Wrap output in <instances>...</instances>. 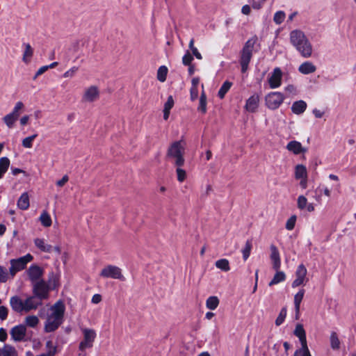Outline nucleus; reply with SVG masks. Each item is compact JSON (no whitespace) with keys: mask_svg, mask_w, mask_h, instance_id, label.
<instances>
[{"mask_svg":"<svg viewBox=\"0 0 356 356\" xmlns=\"http://www.w3.org/2000/svg\"><path fill=\"white\" fill-rule=\"evenodd\" d=\"M289 40L302 57L308 58L312 56V44L303 31L299 29L291 31L289 33Z\"/></svg>","mask_w":356,"mask_h":356,"instance_id":"obj_1","label":"nucleus"},{"mask_svg":"<svg viewBox=\"0 0 356 356\" xmlns=\"http://www.w3.org/2000/svg\"><path fill=\"white\" fill-rule=\"evenodd\" d=\"M65 309V305L61 301L56 302L51 307L50 313L44 323V329L46 332L55 331L63 323Z\"/></svg>","mask_w":356,"mask_h":356,"instance_id":"obj_2","label":"nucleus"},{"mask_svg":"<svg viewBox=\"0 0 356 356\" xmlns=\"http://www.w3.org/2000/svg\"><path fill=\"white\" fill-rule=\"evenodd\" d=\"M41 305L40 300L34 295L28 296L24 300L17 296H12L10 299L12 309L17 313L29 312L36 309Z\"/></svg>","mask_w":356,"mask_h":356,"instance_id":"obj_3","label":"nucleus"},{"mask_svg":"<svg viewBox=\"0 0 356 356\" xmlns=\"http://www.w3.org/2000/svg\"><path fill=\"white\" fill-rule=\"evenodd\" d=\"M186 144L183 140L175 141L168 147L167 156L177 167H181L185 163L184 154Z\"/></svg>","mask_w":356,"mask_h":356,"instance_id":"obj_4","label":"nucleus"},{"mask_svg":"<svg viewBox=\"0 0 356 356\" xmlns=\"http://www.w3.org/2000/svg\"><path fill=\"white\" fill-rule=\"evenodd\" d=\"M49 282V284H47V282L42 280L32 284L33 293L37 298L40 300L41 302L42 300L48 298L50 287L54 289L57 286L56 277L54 278L53 281L50 279Z\"/></svg>","mask_w":356,"mask_h":356,"instance_id":"obj_5","label":"nucleus"},{"mask_svg":"<svg viewBox=\"0 0 356 356\" xmlns=\"http://www.w3.org/2000/svg\"><path fill=\"white\" fill-rule=\"evenodd\" d=\"M257 41V38L254 36L249 39L245 44L241 55L240 63L241 65V71L245 72L248 69V65L252 56V51L254 46Z\"/></svg>","mask_w":356,"mask_h":356,"instance_id":"obj_6","label":"nucleus"},{"mask_svg":"<svg viewBox=\"0 0 356 356\" xmlns=\"http://www.w3.org/2000/svg\"><path fill=\"white\" fill-rule=\"evenodd\" d=\"M33 259V257L31 254H27L18 259H10V267L9 268V274L11 278H13L17 274V273L24 270L26 268L27 264L31 261Z\"/></svg>","mask_w":356,"mask_h":356,"instance_id":"obj_7","label":"nucleus"},{"mask_svg":"<svg viewBox=\"0 0 356 356\" xmlns=\"http://www.w3.org/2000/svg\"><path fill=\"white\" fill-rule=\"evenodd\" d=\"M285 99L284 95L280 92H270L265 97L266 106L270 110L278 108Z\"/></svg>","mask_w":356,"mask_h":356,"instance_id":"obj_8","label":"nucleus"},{"mask_svg":"<svg viewBox=\"0 0 356 356\" xmlns=\"http://www.w3.org/2000/svg\"><path fill=\"white\" fill-rule=\"evenodd\" d=\"M81 331L83 339L80 342L79 348L81 351H84L86 349L90 348L93 346L97 334L95 330L90 328H83Z\"/></svg>","mask_w":356,"mask_h":356,"instance_id":"obj_9","label":"nucleus"},{"mask_svg":"<svg viewBox=\"0 0 356 356\" xmlns=\"http://www.w3.org/2000/svg\"><path fill=\"white\" fill-rule=\"evenodd\" d=\"M100 276L104 278H112L124 281V277L122 273V270L113 265L105 266L100 273Z\"/></svg>","mask_w":356,"mask_h":356,"instance_id":"obj_10","label":"nucleus"},{"mask_svg":"<svg viewBox=\"0 0 356 356\" xmlns=\"http://www.w3.org/2000/svg\"><path fill=\"white\" fill-rule=\"evenodd\" d=\"M28 275L29 280L31 284L35 283L36 282L42 280V277L44 273L43 269L36 264H32L26 271Z\"/></svg>","mask_w":356,"mask_h":356,"instance_id":"obj_11","label":"nucleus"},{"mask_svg":"<svg viewBox=\"0 0 356 356\" xmlns=\"http://www.w3.org/2000/svg\"><path fill=\"white\" fill-rule=\"evenodd\" d=\"M282 72L280 67H275L268 78V82L271 89L279 88L282 85Z\"/></svg>","mask_w":356,"mask_h":356,"instance_id":"obj_12","label":"nucleus"},{"mask_svg":"<svg viewBox=\"0 0 356 356\" xmlns=\"http://www.w3.org/2000/svg\"><path fill=\"white\" fill-rule=\"evenodd\" d=\"M99 97V90L95 86H91L86 88L84 93L82 97L83 102H93L98 99Z\"/></svg>","mask_w":356,"mask_h":356,"instance_id":"obj_13","label":"nucleus"},{"mask_svg":"<svg viewBox=\"0 0 356 356\" xmlns=\"http://www.w3.org/2000/svg\"><path fill=\"white\" fill-rule=\"evenodd\" d=\"M307 270L303 264H300L296 271V278L292 282V287L296 288L302 284L305 280Z\"/></svg>","mask_w":356,"mask_h":356,"instance_id":"obj_14","label":"nucleus"},{"mask_svg":"<svg viewBox=\"0 0 356 356\" xmlns=\"http://www.w3.org/2000/svg\"><path fill=\"white\" fill-rule=\"evenodd\" d=\"M26 328L24 325H18L13 327L10 330V335L15 341H22L24 339Z\"/></svg>","mask_w":356,"mask_h":356,"instance_id":"obj_15","label":"nucleus"},{"mask_svg":"<svg viewBox=\"0 0 356 356\" xmlns=\"http://www.w3.org/2000/svg\"><path fill=\"white\" fill-rule=\"evenodd\" d=\"M270 259L273 264V268L274 270H280L281 267V260L280 252L276 246L274 245H270Z\"/></svg>","mask_w":356,"mask_h":356,"instance_id":"obj_16","label":"nucleus"},{"mask_svg":"<svg viewBox=\"0 0 356 356\" xmlns=\"http://www.w3.org/2000/svg\"><path fill=\"white\" fill-rule=\"evenodd\" d=\"M259 103V96L257 94H254L247 99L245 108L248 112L254 113L257 111Z\"/></svg>","mask_w":356,"mask_h":356,"instance_id":"obj_17","label":"nucleus"},{"mask_svg":"<svg viewBox=\"0 0 356 356\" xmlns=\"http://www.w3.org/2000/svg\"><path fill=\"white\" fill-rule=\"evenodd\" d=\"M286 149L294 154L305 153L307 151V149L302 146L301 143L296 140L290 141L286 145Z\"/></svg>","mask_w":356,"mask_h":356,"instance_id":"obj_18","label":"nucleus"},{"mask_svg":"<svg viewBox=\"0 0 356 356\" xmlns=\"http://www.w3.org/2000/svg\"><path fill=\"white\" fill-rule=\"evenodd\" d=\"M316 70V67L310 61H305L298 67V71L302 74H309Z\"/></svg>","mask_w":356,"mask_h":356,"instance_id":"obj_19","label":"nucleus"},{"mask_svg":"<svg viewBox=\"0 0 356 356\" xmlns=\"http://www.w3.org/2000/svg\"><path fill=\"white\" fill-rule=\"evenodd\" d=\"M307 106V103L305 101H296L293 103L291 106V111L294 114L300 115L305 112Z\"/></svg>","mask_w":356,"mask_h":356,"instance_id":"obj_20","label":"nucleus"},{"mask_svg":"<svg viewBox=\"0 0 356 356\" xmlns=\"http://www.w3.org/2000/svg\"><path fill=\"white\" fill-rule=\"evenodd\" d=\"M22 47L24 48L22 60L24 63L28 64L30 63L31 59L33 55V49L29 43L24 42L22 44Z\"/></svg>","mask_w":356,"mask_h":356,"instance_id":"obj_21","label":"nucleus"},{"mask_svg":"<svg viewBox=\"0 0 356 356\" xmlns=\"http://www.w3.org/2000/svg\"><path fill=\"white\" fill-rule=\"evenodd\" d=\"M0 356H18V353L13 346L4 344L0 348Z\"/></svg>","mask_w":356,"mask_h":356,"instance_id":"obj_22","label":"nucleus"},{"mask_svg":"<svg viewBox=\"0 0 356 356\" xmlns=\"http://www.w3.org/2000/svg\"><path fill=\"white\" fill-rule=\"evenodd\" d=\"M17 207L22 210H26L29 207V196L28 193H23L17 200Z\"/></svg>","mask_w":356,"mask_h":356,"instance_id":"obj_23","label":"nucleus"},{"mask_svg":"<svg viewBox=\"0 0 356 356\" xmlns=\"http://www.w3.org/2000/svg\"><path fill=\"white\" fill-rule=\"evenodd\" d=\"M294 334L299 338L301 346L307 345L305 331L302 325L298 324L296 325Z\"/></svg>","mask_w":356,"mask_h":356,"instance_id":"obj_24","label":"nucleus"},{"mask_svg":"<svg viewBox=\"0 0 356 356\" xmlns=\"http://www.w3.org/2000/svg\"><path fill=\"white\" fill-rule=\"evenodd\" d=\"M35 246L44 252H50L52 249V246L45 243L44 239L37 238L34 240Z\"/></svg>","mask_w":356,"mask_h":356,"instance_id":"obj_25","label":"nucleus"},{"mask_svg":"<svg viewBox=\"0 0 356 356\" xmlns=\"http://www.w3.org/2000/svg\"><path fill=\"white\" fill-rule=\"evenodd\" d=\"M286 280V275L283 271L279 270H276V273L273 276L272 280L269 282L270 286L277 284L280 282H284Z\"/></svg>","mask_w":356,"mask_h":356,"instance_id":"obj_26","label":"nucleus"},{"mask_svg":"<svg viewBox=\"0 0 356 356\" xmlns=\"http://www.w3.org/2000/svg\"><path fill=\"white\" fill-rule=\"evenodd\" d=\"M307 177V168L302 164L297 165L295 168V178L300 179Z\"/></svg>","mask_w":356,"mask_h":356,"instance_id":"obj_27","label":"nucleus"},{"mask_svg":"<svg viewBox=\"0 0 356 356\" xmlns=\"http://www.w3.org/2000/svg\"><path fill=\"white\" fill-rule=\"evenodd\" d=\"M18 118H19L9 113L3 118V121L8 129H13Z\"/></svg>","mask_w":356,"mask_h":356,"instance_id":"obj_28","label":"nucleus"},{"mask_svg":"<svg viewBox=\"0 0 356 356\" xmlns=\"http://www.w3.org/2000/svg\"><path fill=\"white\" fill-rule=\"evenodd\" d=\"M305 290L300 289L294 296V305L296 314H299L300 303L304 297Z\"/></svg>","mask_w":356,"mask_h":356,"instance_id":"obj_29","label":"nucleus"},{"mask_svg":"<svg viewBox=\"0 0 356 356\" xmlns=\"http://www.w3.org/2000/svg\"><path fill=\"white\" fill-rule=\"evenodd\" d=\"M10 163V160L8 157H1L0 159V179L3 177V175L8 170Z\"/></svg>","mask_w":356,"mask_h":356,"instance_id":"obj_30","label":"nucleus"},{"mask_svg":"<svg viewBox=\"0 0 356 356\" xmlns=\"http://www.w3.org/2000/svg\"><path fill=\"white\" fill-rule=\"evenodd\" d=\"M39 323V318L34 315L27 316L24 319L25 327H35Z\"/></svg>","mask_w":356,"mask_h":356,"instance_id":"obj_31","label":"nucleus"},{"mask_svg":"<svg viewBox=\"0 0 356 356\" xmlns=\"http://www.w3.org/2000/svg\"><path fill=\"white\" fill-rule=\"evenodd\" d=\"M219 305V300L216 296H210L206 301V306L211 310L216 309Z\"/></svg>","mask_w":356,"mask_h":356,"instance_id":"obj_32","label":"nucleus"},{"mask_svg":"<svg viewBox=\"0 0 356 356\" xmlns=\"http://www.w3.org/2000/svg\"><path fill=\"white\" fill-rule=\"evenodd\" d=\"M215 265L216 268L225 272H227L230 270L229 262L227 259H220L217 260Z\"/></svg>","mask_w":356,"mask_h":356,"instance_id":"obj_33","label":"nucleus"},{"mask_svg":"<svg viewBox=\"0 0 356 356\" xmlns=\"http://www.w3.org/2000/svg\"><path fill=\"white\" fill-rule=\"evenodd\" d=\"M330 346L333 350H338L340 347V341L335 332H332L330 337Z\"/></svg>","mask_w":356,"mask_h":356,"instance_id":"obj_34","label":"nucleus"},{"mask_svg":"<svg viewBox=\"0 0 356 356\" xmlns=\"http://www.w3.org/2000/svg\"><path fill=\"white\" fill-rule=\"evenodd\" d=\"M40 221L41 224L46 227H50L51 225V218L47 211H43L40 216Z\"/></svg>","mask_w":356,"mask_h":356,"instance_id":"obj_35","label":"nucleus"},{"mask_svg":"<svg viewBox=\"0 0 356 356\" xmlns=\"http://www.w3.org/2000/svg\"><path fill=\"white\" fill-rule=\"evenodd\" d=\"M197 109L202 113H205L207 112V96L204 91L201 93Z\"/></svg>","mask_w":356,"mask_h":356,"instance_id":"obj_36","label":"nucleus"},{"mask_svg":"<svg viewBox=\"0 0 356 356\" xmlns=\"http://www.w3.org/2000/svg\"><path fill=\"white\" fill-rule=\"evenodd\" d=\"M232 83L228 81H226L223 83L222 86L220 87L218 91V97L220 99H222L225 94L229 91L232 86Z\"/></svg>","mask_w":356,"mask_h":356,"instance_id":"obj_37","label":"nucleus"},{"mask_svg":"<svg viewBox=\"0 0 356 356\" xmlns=\"http://www.w3.org/2000/svg\"><path fill=\"white\" fill-rule=\"evenodd\" d=\"M252 247V241L250 240H248L245 242V247L242 250L243 258L244 261H246L250 257Z\"/></svg>","mask_w":356,"mask_h":356,"instance_id":"obj_38","label":"nucleus"},{"mask_svg":"<svg viewBox=\"0 0 356 356\" xmlns=\"http://www.w3.org/2000/svg\"><path fill=\"white\" fill-rule=\"evenodd\" d=\"M24 104L22 102H17L15 103L12 111L10 113L16 117L19 118L21 112L24 110Z\"/></svg>","mask_w":356,"mask_h":356,"instance_id":"obj_39","label":"nucleus"},{"mask_svg":"<svg viewBox=\"0 0 356 356\" xmlns=\"http://www.w3.org/2000/svg\"><path fill=\"white\" fill-rule=\"evenodd\" d=\"M168 68L165 66H161L157 72V79L159 81L163 82L166 79Z\"/></svg>","mask_w":356,"mask_h":356,"instance_id":"obj_40","label":"nucleus"},{"mask_svg":"<svg viewBox=\"0 0 356 356\" xmlns=\"http://www.w3.org/2000/svg\"><path fill=\"white\" fill-rule=\"evenodd\" d=\"M293 356H312L307 345L301 346V348L296 350Z\"/></svg>","mask_w":356,"mask_h":356,"instance_id":"obj_41","label":"nucleus"},{"mask_svg":"<svg viewBox=\"0 0 356 356\" xmlns=\"http://www.w3.org/2000/svg\"><path fill=\"white\" fill-rule=\"evenodd\" d=\"M10 276L9 271L5 267L0 266V282H6Z\"/></svg>","mask_w":356,"mask_h":356,"instance_id":"obj_42","label":"nucleus"},{"mask_svg":"<svg viewBox=\"0 0 356 356\" xmlns=\"http://www.w3.org/2000/svg\"><path fill=\"white\" fill-rule=\"evenodd\" d=\"M38 136V134H33L29 137H26L22 140V145L26 148H31L33 146V142L34 139Z\"/></svg>","mask_w":356,"mask_h":356,"instance_id":"obj_43","label":"nucleus"},{"mask_svg":"<svg viewBox=\"0 0 356 356\" xmlns=\"http://www.w3.org/2000/svg\"><path fill=\"white\" fill-rule=\"evenodd\" d=\"M47 354L54 356L57 352V347L54 346L51 341L46 342Z\"/></svg>","mask_w":356,"mask_h":356,"instance_id":"obj_44","label":"nucleus"},{"mask_svg":"<svg viewBox=\"0 0 356 356\" xmlns=\"http://www.w3.org/2000/svg\"><path fill=\"white\" fill-rule=\"evenodd\" d=\"M286 316V309L285 307H283L281 309V311L280 312V314L275 320V325L279 326L281 324H282L283 322L284 321Z\"/></svg>","mask_w":356,"mask_h":356,"instance_id":"obj_45","label":"nucleus"},{"mask_svg":"<svg viewBox=\"0 0 356 356\" xmlns=\"http://www.w3.org/2000/svg\"><path fill=\"white\" fill-rule=\"evenodd\" d=\"M285 19V13L283 11H277L275 13L273 20L277 24H282Z\"/></svg>","mask_w":356,"mask_h":356,"instance_id":"obj_46","label":"nucleus"},{"mask_svg":"<svg viewBox=\"0 0 356 356\" xmlns=\"http://www.w3.org/2000/svg\"><path fill=\"white\" fill-rule=\"evenodd\" d=\"M307 199L304 195H300L298 197L297 205L299 209H305L307 205Z\"/></svg>","mask_w":356,"mask_h":356,"instance_id":"obj_47","label":"nucleus"},{"mask_svg":"<svg viewBox=\"0 0 356 356\" xmlns=\"http://www.w3.org/2000/svg\"><path fill=\"white\" fill-rule=\"evenodd\" d=\"M176 172L178 181L183 182L186 178V172L181 167H177Z\"/></svg>","mask_w":356,"mask_h":356,"instance_id":"obj_48","label":"nucleus"},{"mask_svg":"<svg viewBox=\"0 0 356 356\" xmlns=\"http://www.w3.org/2000/svg\"><path fill=\"white\" fill-rule=\"evenodd\" d=\"M266 0H250L252 8L259 10Z\"/></svg>","mask_w":356,"mask_h":356,"instance_id":"obj_49","label":"nucleus"},{"mask_svg":"<svg viewBox=\"0 0 356 356\" xmlns=\"http://www.w3.org/2000/svg\"><path fill=\"white\" fill-rule=\"evenodd\" d=\"M78 70H79V67H78L73 66L70 70L66 71L63 74V76L65 78L73 77L75 75V74L77 72Z\"/></svg>","mask_w":356,"mask_h":356,"instance_id":"obj_50","label":"nucleus"},{"mask_svg":"<svg viewBox=\"0 0 356 356\" xmlns=\"http://www.w3.org/2000/svg\"><path fill=\"white\" fill-rule=\"evenodd\" d=\"M296 221V216H292L291 218H289L287 220L286 223V229L292 230L295 227Z\"/></svg>","mask_w":356,"mask_h":356,"instance_id":"obj_51","label":"nucleus"},{"mask_svg":"<svg viewBox=\"0 0 356 356\" xmlns=\"http://www.w3.org/2000/svg\"><path fill=\"white\" fill-rule=\"evenodd\" d=\"M193 60V56L188 51H187L182 58V63L185 65H190Z\"/></svg>","mask_w":356,"mask_h":356,"instance_id":"obj_52","label":"nucleus"},{"mask_svg":"<svg viewBox=\"0 0 356 356\" xmlns=\"http://www.w3.org/2000/svg\"><path fill=\"white\" fill-rule=\"evenodd\" d=\"M8 314V309L5 306H0V319L4 321L7 318Z\"/></svg>","mask_w":356,"mask_h":356,"instance_id":"obj_53","label":"nucleus"},{"mask_svg":"<svg viewBox=\"0 0 356 356\" xmlns=\"http://www.w3.org/2000/svg\"><path fill=\"white\" fill-rule=\"evenodd\" d=\"M174 106V99L170 95L168 97L167 102L164 104V110L170 111Z\"/></svg>","mask_w":356,"mask_h":356,"instance_id":"obj_54","label":"nucleus"},{"mask_svg":"<svg viewBox=\"0 0 356 356\" xmlns=\"http://www.w3.org/2000/svg\"><path fill=\"white\" fill-rule=\"evenodd\" d=\"M191 99L192 101L195 100L198 97V88L195 87H191L190 90Z\"/></svg>","mask_w":356,"mask_h":356,"instance_id":"obj_55","label":"nucleus"},{"mask_svg":"<svg viewBox=\"0 0 356 356\" xmlns=\"http://www.w3.org/2000/svg\"><path fill=\"white\" fill-rule=\"evenodd\" d=\"M48 70V67L47 65L42 66L40 67L38 71L36 72L33 79H35L38 76L42 75L43 73H44Z\"/></svg>","mask_w":356,"mask_h":356,"instance_id":"obj_56","label":"nucleus"},{"mask_svg":"<svg viewBox=\"0 0 356 356\" xmlns=\"http://www.w3.org/2000/svg\"><path fill=\"white\" fill-rule=\"evenodd\" d=\"M68 176L64 175L63 178L56 182V185L59 187L63 186L68 181Z\"/></svg>","mask_w":356,"mask_h":356,"instance_id":"obj_57","label":"nucleus"},{"mask_svg":"<svg viewBox=\"0 0 356 356\" xmlns=\"http://www.w3.org/2000/svg\"><path fill=\"white\" fill-rule=\"evenodd\" d=\"M8 337L7 332L5 329L0 328V341H5Z\"/></svg>","mask_w":356,"mask_h":356,"instance_id":"obj_58","label":"nucleus"},{"mask_svg":"<svg viewBox=\"0 0 356 356\" xmlns=\"http://www.w3.org/2000/svg\"><path fill=\"white\" fill-rule=\"evenodd\" d=\"M312 113L316 118H321L324 115V112H323L317 108H314L313 110Z\"/></svg>","mask_w":356,"mask_h":356,"instance_id":"obj_59","label":"nucleus"},{"mask_svg":"<svg viewBox=\"0 0 356 356\" xmlns=\"http://www.w3.org/2000/svg\"><path fill=\"white\" fill-rule=\"evenodd\" d=\"M102 300V296L99 294H95L92 298V302L94 304H97L100 302Z\"/></svg>","mask_w":356,"mask_h":356,"instance_id":"obj_60","label":"nucleus"},{"mask_svg":"<svg viewBox=\"0 0 356 356\" xmlns=\"http://www.w3.org/2000/svg\"><path fill=\"white\" fill-rule=\"evenodd\" d=\"M284 89H285V91H286L291 94H293L296 91V88L293 85H288L286 87H285Z\"/></svg>","mask_w":356,"mask_h":356,"instance_id":"obj_61","label":"nucleus"},{"mask_svg":"<svg viewBox=\"0 0 356 356\" xmlns=\"http://www.w3.org/2000/svg\"><path fill=\"white\" fill-rule=\"evenodd\" d=\"M250 10H251L250 7L248 5H244L241 9L242 13L244 15H248L250 13Z\"/></svg>","mask_w":356,"mask_h":356,"instance_id":"obj_62","label":"nucleus"},{"mask_svg":"<svg viewBox=\"0 0 356 356\" xmlns=\"http://www.w3.org/2000/svg\"><path fill=\"white\" fill-rule=\"evenodd\" d=\"M29 120V116L28 115H25L22 116L20 118L21 125H22V126L26 125L28 123Z\"/></svg>","mask_w":356,"mask_h":356,"instance_id":"obj_63","label":"nucleus"},{"mask_svg":"<svg viewBox=\"0 0 356 356\" xmlns=\"http://www.w3.org/2000/svg\"><path fill=\"white\" fill-rule=\"evenodd\" d=\"M193 54L196 57V58L201 60L202 58L201 54L198 51L197 48H193V50H191Z\"/></svg>","mask_w":356,"mask_h":356,"instance_id":"obj_64","label":"nucleus"}]
</instances>
